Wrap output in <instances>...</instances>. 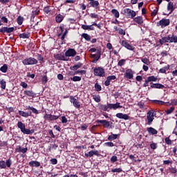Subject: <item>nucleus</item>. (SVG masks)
<instances>
[{
	"label": "nucleus",
	"mask_w": 177,
	"mask_h": 177,
	"mask_svg": "<svg viewBox=\"0 0 177 177\" xmlns=\"http://www.w3.org/2000/svg\"><path fill=\"white\" fill-rule=\"evenodd\" d=\"M82 28L83 30H88V31H93L95 28L93 27V24L92 25H82Z\"/></svg>",
	"instance_id": "27"
},
{
	"label": "nucleus",
	"mask_w": 177,
	"mask_h": 177,
	"mask_svg": "<svg viewBox=\"0 0 177 177\" xmlns=\"http://www.w3.org/2000/svg\"><path fill=\"white\" fill-rule=\"evenodd\" d=\"M153 102L156 104H159L160 106H164V104H165V102L161 100H155L153 101Z\"/></svg>",
	"instance_id": "54"
},
{
	"label": "nucleus",
	"mask_w": 177,
	"mask_h": 177,
	"mask_svg": "<svg viewBox=\"0 0 177 177\" xmlns=\"http://www.w3.org/2000/svg\"><path fill=\"white\" fill-rule=\"evenodd\" d=\"M117 118H120V120H129V115L128 114H124L122 113H116Z\"/></svg>",
	"instance_id": "20"
},
{
	"label": "nucleus",
	"mask_w": 177,
	"mask_h": 177,
	"mask_svg": "<svg viewBox=\"0 0 177 177\" xmlns=\"http://www.w3.org/2000/svg\"><path fill=\"white\" fill-rule=\"evenodd\" d=\"M93 99L97 103H100L102 99L100 98V95H93Z\"/></svg>",
	"instance_id": "47"
},
{
	"label": "nucleus",
	"mask_w": 177,
	"mask_h": 177,
	"mask_svg": "<svg viewBox=\"0 0 177 177\" xmlns=\"http://www.w3.org/2000/svg\"><path fill=\"white\" fill-rule=\"evenodd\" d=\"M13 31H15L14 27L8 28L6 26H4L0 28V32H1L2 34H5V32H6L7 34H10V32H13Z\"/></svg>",
	"instance_id": "12"
},
{
	"label": "nucleus",
	"mask_w": 177,
	"mask_h": 177,
	"mask_svg": "<svg viewBox=\"0 0 177 177\" xmlns=\"http://www.w3.org/2000/svg\"><path fill=\"white\" fill-rule=\"evenodd\" d=\"M23 21H24V17L19 16L17 19V23L19 26H21V24H23Z\"/></svg>",
	"instance_id": "41"
},
{
	"label": "nucleus",
	"mask_w": 177,
	"mask_h": 177,
	"mask_svg": "<svg viewBox=\"0 0 177 177\" xmlns=\"http://www.w3.org/2000/svg\"><path fill=\"white\" fill-rule=\"evenodd\" d=\"M93 74L95 77H106V72L104 71V68L100 66L95 67L93 69Z\"/></svg>",
	"instance_id": "6"
},
{
	"label": "nucleus",
	"mask_w": 177,
	"mask_h": 177,
	"mask_svg": "<svg viewBox=\"0 0 177 177\" xmlns=\"http://www.w3.org/2000/svg\"><path fill=\"white\" fill-rule=\"evenodd\" d=\"M59 117L60 115H52L46 113L44 115V119L46 120V121H49V122H50L52 121H56V120H59Z\"/></svg>",
	"instance_id": "8"
},
{
	"label": "nucleus",
	"mask_w": 177,
	"mask_h": 177,
	"mask_svg": "<svg viewBox=\"0 0 177 177\" xmlns=\"http://www.w3.org/2000/svg\"><path fill=\"white\" fill-rule=\"evenodd\" d=\"M114 80H117V76H115V75L108 76L106 77V80L104 82L105 86H109L110 82H111V81H113Z\"/></svg>",
	"instance_id": "17"
},
{
	"label": "nucleus",
	"mask_w": 177,
	"mask_h": 177,
	"mask_svg": "<svg viewBox=\"0 0 177 177\" xmlns=\"http://www.w3.org/2000/svg\"><path fill=\"white\" fill-rule=\"evenodd\" d=\"M122 14L124 15L127 19H133L136 17V12L130 8H124L122 11Z\"/></svg>",
	"instance_id": "4"
},
{
	"label": "nucleus",
	"mask_w": 177,
	"mask_h": 177,
	"mask_svg": "<svg viewBox=\"0 0 177 177\" xmlns=\"http://www.w3.org/2000/svg\"><path fill=\"white\" fill-rule=\"evenodd\" d=\"M37 59L39 62H40V63L44 62V57L41 54H37Z\"/></svg>",
	"instance_id": "62"
},
{
	"label": "nucleus",
	"mask_w": 177,
	"mask_h": 177,
	"mask_svg": "<svg viewBox=\"0 0 177 177\" xmlns=\"http://www.w3.org/2000/svg\"><path fill=\"white\" fill-rule=\"evenodd\" d=\"M151 84V88L152 89H164L165 86L163 84H161L160 83H150Z\"/></svg>",
	"instance_id": "16"
},
{
	"label": "nucleus",
	"mask_w": 177,
	"mask_h": 177,
	"mask_svg": "<svg viewBox=\"0 0 177 177\" xmlns=\"http://www.w3.org/2000/svg\"><path fill=\"white\" fill-rule=\"evenodd\" d=\"M38 15H39V8H37L35 10L32 11V17H35V16H38Z\"/></svg>",
	"instance_id": "42"
},
{
	"label": "nucleus",
	"mask_w": 177,
	"mask_h": 177,
	"mask_svg": "<svg viewBox=\"0 0 177 177\" xmlns=\"http://www.w3.org/2000/svg\"><path fill=\"white\" fill-rule=\"evenodd\" d=\"M82 38H84V39H86V41H88V42H89V41H91V35H88L87 33H83L82 35Z\"/></svg>",
	"instance_id": "45"
},
{
	"label": "nucleus",
	"mask_w": 177,
	"mask_h": 177,
	"mask_svg": "<svg viewBox=\"0 0 177 177\" xmlns=\"http://www.w3.org/2000/svg\"><path fill=\"white\" fill-rule=\"evenodd\" d=\"M124 77L127 80H132L133 78V71H132L131 68L127 69L125 73L124 74Z\"/></svg>",
	"instance_id": "11"
},
{
	"label": "nucleus",
	"mask_w": 177,
	"mask_h": 177,
	"mask_svg": "<svg viewBox=\"0 0 177 177\" xmlns=\"http://www.w3.org/2000/svg\"><path fill=\"white\" fill-rule=\"evenodd\" d=\"M82 67V63L78 62L77 64L71 66L70 70H72L73 71H77L78 68H81Z\"/></svg>",
	"instance_id": "25"
},
{
	"label": "nucleus",
	"mask_w": 177,
	"mask_h": 177,
	"mask_svg": "<svg viewBox=\"0 0 177 177\" xmlns=\"http://www.w3.org/2000/svg\"><path fill=\"white\" fill-rule=\"evenodd\" d=\"M95 89L96 92H100V91H102V86L97 82L95 84Z\"/></svg>",
	"instance_id": "52"
},
{
	"label": "nucleus",
	"mask_w": 177,
	"mask_h": 177,
	"mask_svg": "<svg viewBox=\"0 0 177 177\" xmlns=\"http://www.w3.org/2000/svg\"><path fill=\"white\" fill-rule=\"evenodd\" d=\"M147 80L149 82H157V77H156L154 75L149 76Z\"/></svg>",
	"instance_id": "40"
},
{
	"label": "nucleus",
	"mask_w": 177,
	"mask_h": 177,
	"mask_svg": "<svg viewBox=\"0 0 177 177\" xmlns=\"http://www.w3.org/2000/svg\"><path fill=\"white\" fill-rule=\"evenodd\" d=\"M85 157H93V156H97V157H100V153H99V151L97 150H91L88 153H84Z\"/></svg>",
	"instance_id": "13"
},
{
	"label": "nucleus",
	"mask_w": 177,
	"mask_h": 177,
	"mask_svg": "<svg viewBox=\"0 0 177 177\" xmlns=\"http://www.w3.org/2000/svg\"><path fill=\"white\" fill-rule=\"evenodd\" d=\"M50 164H52L53 165H56V164H57V159L56 158H51L50 160Z\"/></svg>",
	"instance_id": "63"
},
{
	"label": "nucleus",
	"mask_w": 177,
	"mask_h": 177,
	"mask_svg": "<svg viewBox=\"0 0 177 177\" xmlns=\"http://www.w3.org/2000/svg\"><path fill=\"white\" fill-rule=\"evenodd\" d=\"M77 55V51L74 48H68L65 52L66 57H74Z\"/></svg>",
	"instance_id": "10"
},
{
	"label": "nucleus",
	"mask_w": 177,
	"mask_h": 177,
	"mask_svg": "<svg viewBox=\"0 0 177 177\" xmlns=\"http://www.w3.org/2000/svg\"><path fill=\"white\" fill-rule=\"evenodd\" d=\"M117 161H118V158L117 157V156H113L111 158V162L112 164H114V162H117Z\"/></svg>",
	"instance_id": "59"
},
{
	"label": "nucleus",
	"mask_w": 177,
	"mask_h": 177,
	"mask_svg": "<svg viewBox=\"0 0 177 177\" xmlns=\"http://www.w3.org/2000/svg\"><path fill=\"white\" fill-rule=\"evenodd\" d=\"M122 46H124L126 48V49H128L129 50H135V47L132 46L128 41L126 40L122 41Z\"/></svg>",
	"instance_id": "14"
},
{
	"label": "nucleus",
	"mask_w": 177,
	"mask_h": 177,
	"mask_svg": "<svg viewBox=\"0 0 177 177\" xmlns=\"http://www.w3.org/2000/svg\"><path fill=\"white\" fill-rule=\"evenodd\" d=\"M64 19V17H63V15H57L56 17H55V21L57 23H62L63 21V19Z\"/></svg>",
	"instance_id": "33"
},
{
	"label": "nucleus",
	"mask_w": 177,
	"mask_h": 177,
	"mask_svg": "<svg viewBox=\"0 0 177 177\" xmlns=\"http://www.w3.org/2000/svg\"><path fill=\"white\" fill-rule=\"evenodd\" d=\"M167 42H169V35L163 37L162 39H159L160 45H164V44H167Z\"/></svg>",
	"instance_id": "22"
},
{
	"label": "nucleus",
	"mask_w": 177,
	"mask_h": 177,
	"mask_svg": "<svg viewBox=\"0 0 177 177\" xmlns=\"http://www.w3.org/2000/svg\"><path fill=\"white\" fill-rule=\"evenodd\" d=\"M71 103H73L74 107L75 109H80L81 108V102L77 100V98L74 97V96H70L69 97Z\"/></svg>",
	"instance_id": "9"
},
{
	"label": "nucleus",
	"mask_w": 177,
	"mask_h": 177,
	"mask_svg": "<svg viewBox=\"0 0 177 177\" xmlns=\"http://www.w3.org/2000/svg\"><path fill=\"white\" fill-rule=\"evenodd\" d=\"M169 43L170 44H176L177 43V36L172 34L171 35H169Z\"/></svg>",
	"instance_id": "26"
},
{
	"label": "nucleus",
	"mask_w": 177,
	"mask_h": 177,
	"mask_svg": "<svg viewBox=\"0 0 177 177\" xmlns=\"http://www.w3.org/2000/svg\"><path fill=\"white\" fill-rule=\"evenodd\" d=\"M158 7H155V9L151 12V16L152 17H155V16L157 15V13H158Z\"/></svg>",
	"instance_id": "46"
},
{
	"label": "nucleus",
	"mask_w": 177,
	"mask_h": 177,
	"mask_svg": "<svg viewBox=\"0 0 177 177\" xmlns=\"http://www.w3.org/2000/svg\"><path fill=\"white\" fill-rule=\"evenodd\" d=\"M93 26L97 27V28H99V30H102V27H103V24L102 23L97 24L95 22H93Z\"/></svg>",
	"instance_id": "61"
},
{
	"label": "nucleus",
	"mask_w": 177,
	"mask_h": 177,
	"mask_svg": "<svg viewBox=\"0 0 177 177\" xmlns=\"http://www.w3.org/2000/svg\"><path fill=\"white\" fill-rule=\"evenodd\" d=\"M147 131L149 135H157V133H158V131L153 127H148Z\"/></svg>",
	"instance_id": "23"
},
{
	"label": "nucleus",
	"mask_w": 177,
	"mask_h": 177,
	"mask_svg": "<svg viewBox=\"0 0 177 177\" xmlns=\"http://www.w3.org/2000/svg\"><path fill=\"white\" fill-rule=\"evenodd\" d=\"M111 172H113V173L117 172L118 174H120V172H122V168L119 167V168L112 169Z\"/></svg>",
	"instance_id": "53"
},
{
	"label": "nucleus",
	"mask_w": 177,
	"mask_h": 177,
	"mask_svg": "<svg viewBox=\"0 0 177 177\" xmlns=\"http://www.w3.org/2000/svg\"><path fill=\"white\" fill-rule=\"evenodd\" d=\"M19 114L21 117H25V118H27L28 117H31V112H24L23 111H19Z\"/></svg>",
	"instance_id": "28"
},
{
	"label": "nucleus",
	"mask_w": 177,
	"mask_h": 177,
	"mask_svg": "<svg viewBox=\"0 0 177 177\" xmlns=\"http://www.w3.org/2000/svg\"><path fill=\"white\" fill-rule=\"evenodd\" d=\"M26 110H31V111L34 113V114H39V111H38V110H37V109L32 107V106H27L26 107Z\"/></svg>",
	"instance_id": "37"
},
{
	"label": "nucleus",
	"mask_w": 177,
	"mask_h": 177,
	"mask_svg": "<svg viewBox=\"0 0 177 177\" xmlns=\"http://www.w3.org/2000/svg\"><path fill=\"white\" fill-rule=\"evenodd\" d=\"M133 21L134 23H136L137 24H139L140 26H142L143 24V17L142 16H138L136 17L133 18Z\"/></svg>",
	"instance_id": "19"
},
{
	"label": "nucleus",
	"mask_w": 177,
	"mask_h": 177,
	"mask_svg": "<svg viewBox=\"0 0 177 177\" xmlns=\"http://www.w3.org/2000/svg\"><path fill=\"white\" fill-rule=\"evenodd\" d=\"M8 64H4L1 68H0V71H1V73H8Z\"/></svg>",
	"instance_id": "39"
},
{
	"label": "nucleus",
	"mask_w": 177,
	"mask_h": 177,
	"mask_svg": "<svg viewBox=\"0 0 177 177\" xmlns=\"http://www.w3.org/2000/svg\"><path fill=\"white\" fill-rule=\"evenodd\" d=\"M111 13L116 19H118L120 17V12H118L117 9H112Z\"/></svg>",
	"instance_id": "36"
},
{
	"label": "nucleus",
	"mask_w": 177,
	"mask_h": 177,
	"mask_svg": "<svg viewBox=\"0 0 177 177\" xmlns=\"http://www.w3.org/2000/svg\"><path fill=\"white\" fill-rule=\"evenodd\" d=\"M147 114L151 117H156L157 115V111H154V110H151L149 111H148Z\"/></svg>",
	"instance_id": "50"
},
{
	"label": "nucleus",
	"mask_w": 177,
	"mask_h": 177,
	"mask_svg": "<svg viewBox=\"0 0 177 177\" xmlns=\"http://www.w3.org/2000/svg\"><path fill=\"white\" fill-rule=\"evenodd\" d=\"M0 85L1 89H6V81L5 80L2 79L0 82Z\"/></svg>",
	"instance_id": "43"
},
{
	"label": "nucleus",
	"mask_w": 177,
	"mask_h": 177,
	"mask_svg": "<svg viewBox=\"0 0 177 177\" xmlns=\"http://www.w3.org/2000/svg\"><path fill=\"white\" fill-rule=\"evenodd\" d=\"M169 65H167L166 66L160 68L159 70V73H160L161 74H167V70H169Z\"/></svg>",
	"instance_id": "34"
},
{
	"label": "nucleus",
	"mask_w": 177,
	"mask_h": 177,
	"mask_svg": "<svg viewBox=\"0 0 177 177\" xmlns=\"http://www.w3.org/2000/svg\"><path fill=\"white\" fill-rule=\"evenodd\" d=\"M55 59L57 60H62L63 62H68V58L66 57V55H63L62 54H57L55 55Z\"/></svg>",
	"instance_id": "21"
},
{
	"label": "nucleus",
	"mask_w": 177,
	"mask_h": 177,
	"mask_svg": "<svg viewBox=\"0 0 177 177\" xmlns=\"http://www.w3.org/2000/svg\"><path fill=\"white\" fill-rule=\"evenodd\" d=\"M57 147H59L58 145L52 144L49 148V151H50V150H56L57 149Z\"/></svg>",
	"instance_id": "60"
},
{
	"label": "nucleus",
	"mask_w": 177,
	"mask_h": 177,
	"mask_svg": "<svg viewBox=\"0 0 177 177\" xmlns=\"http://www.w3.org/2000/svg\"><path fill=\"white\" fill-rule=\"evenodd\" d=\"M19 38H21L22 39H26L30 38L31 37V34L28 32L21 33L19 35Z\"/></svg>",
	"instance_id": "24"
},
{
	"label": "nucleus",
	"mask_w": 177,
	"mask_h": 177,
	"mask_svg": "<svg viewBox=\"0 0 177 177\" xmlns=\"http://www.w3.org/2000/svg\"><path fill=\"white\" fill-rule=\"evenodd\" d=\"M118 136H120V134H113L111 133V135L109 136L108 137V140L110 142L115 140V139H118Z\"/></svg>",
	"instance_id": "29"
},
{
	"label": "nucleus",
	"mask_w": 177,
	"mask_h": 177,
	"mask_svg": "<svg viewBox=\"0 0 177 177\" xmlns=\"http://www.w3.org/2000/svg\"><path fill=\"white\" fill-rule=\"evenodd\" d=\"M89 5L92 8H95V9H97V6H99V1L93 0L92 1H90Z\"/></svg>",
	"instance_id": "32"
},
{
	"label": "nucleus",
	"mask_w": 177,
	"mask_h": 177,
	"mask_svg": "<svg viewBox=\"0 0 177 177\" xmlns=\"http://www.w3.org/2000/svg\"><path fill=\"white\" fill-rule=\"evenodd\" d=\"M141 62L144 63V64H147V66H149V64H150V60L147 57L141 58Z\"/></svg>",
	"instance_id": "51"
},
{
	"label": "nucleus",
	"mask_w": 177,
	"mask_h": 177,
	"mask_svg": "<svg viewBox=\"0 0 177 177\" xmlns=\"http://www.w3.org/2000/svg\"><path fill=\"white\" fill-rule=\"evenodd\" d=\"M97 124H102L104 128H110V122L106 120H96Z\"/></svg>",
	"instance_id": "15"
},
{
	"label": "nucleus",
	"mask_w": 177,
	"mask_h": 177,
	"mask_svg": "<svg viewBox=\"0 0 177 177\" xmlns=\"http://www.w3.org/2000/svg\"><path fill=\"white\" fill-rule=\"evenodd\" d=\"M171 24V21L169 19L163 18L157 22V27H161V28H164L165 27H168Z\"/></svg>",
	"instance_id": "7"
},
{
	"label": "nucleus",
	"mask_w": 177,
	"mask_h": 177,
	"mask_svg": "<svg viewBox=\"0 0 177 177\" xmlns=\"http://www.w3.org/2000/svg\"><path fill=\"white\" fill-rule=\"evenodd\" d=\"M174 2H169L167 4V10H171V13H172V12H174Z\"/></svg>",
	"instance_id": "35"
},
{
	"label": "nucleus",
	"mask_w": 177,
	"mask_h": 177,
	"mask_svg": "<svg viewBox=\"0 0 177 177\" xmlns=\"http://www.w3.org/2000/svg\"><path fill=\"white\" fill-rule=\"evenodd\" d=\"M150 147L151 150H156L158 147V145L155 142H152L150 144Z\"/></svg>",
	"instance_id": "58"
},
{
	"label": "nucleus",
	"mask_w": 177,
	"mask_h": 177,
	"mask_svg": "<svg viewBox=\"0 0 177 177\" xmlns=\"http://www.w3.org/2000/svg\"><path fill=\"white\" fill-rule=\"evenodd\" d=\"M0 168L1 169H6V162L5 160H0Z\"/></svg>",
	"instance_id": "48"
},
{
	"label": "nucleus",
	"mask_w": 177,
	"mask_h": 177,
	"mask_svg": "<svg viewBox=\"0 0 177 177\" xmlns=\"http://www.w3.org/2000/svg\"><path fill=\"white\" fill-rule=\"evenodd\" d=\"M82 78L80 76H74L73 77H71V80L73 81V82H78L81 81Z\"/></svg>",
	"instance_id": "44"
},
{
	"label": "nucleus",
	"mask_w": 177,
	"mask_h": 177,
	"mask_svg": "<svg viewBox=\"0 0 177 177\" xmlns=\"http://www.w3.org/2000/svg\"><path fill=\"white\" fill-rule=\"evenodd\" d=\"M171 136L167 137L165 138V142L166 145H168V146H171L172 145V140L169 139Z\"/></svg>",
	"instance_id": "49"
},
{
	"label": "nucleus",
	"mask_w": 177,
	"mask_h": 177,
	"mask_svg": "<svg viewBox=\"0 0 177 177\" xmlns=\"http://www.w3.org/2000/svg\"><path fill=\"white\" fill-rule=\"evenodd\" d=\"M24 66H34L35 64H38V59L34 57L26 58L22 61Z\"/></svg>",
	"instance_id": "5"
},
{
	"label": "nucleus",
	"mask_w": 177,
	"mask_h": 177,
	"mask_svg": "<svg viewBox=\"0 0 177 177\" xmlns=\"http://www.w3.org/2000/svg\"><path fill=\"white\" fill-rule=\"evenodd\" d=\"M15 150L17 153H23V154H24V153H27L28 149V148H22L21 147H19Z\"/></svg>",
	"instance_id": "31"
},
{
	"label": "nucleus",
	"mask_w": 177,
	"mask_h": 177,
	"mask_svg": "<svg viewBox=\"0 0 177 177\" xmlns=\"http://www.w3.org/2000/svg\"><path fill=\"white\" fill-rule=\"evenodd\" d=\"M17 127L21 129V132L24 133V135H32V133H34L35 132L34 129L30 130L28 129H26V124L21 122H18Z\"/></svg>",
	"instance_id": "3"
},
{
	"label": "nucleus",
	"mask_w": 177,
	"mask_h": 177,
	"mask_svg": "<svg viewBox=\"0 0 177 177\" xmlns=\"http://www.w3.org/2000/svg\"><path fill=\"white\" fill-rule=\"evenodd\" d=\"M147 118L148 125H151V123L153 122V121H154V118L153 116H151L150 113H149V115H148V113H147Z\"/></svg>",
	"instance_id": "38"
},
{
	"label": "nucleus",
	"mask_w": 177,
	"mask_h": 177,
	"mask_svg": "<svg viewBox=\"0 0 177 177\" xmlns=\"http://www.w3.org/2000/svg\"><path fill=\"white\" fill-rule=\"evenodd\" d=\"M176 172H177L176 167L169 168V173L170 174H176Z\"/></svg>",
	"instance_id": "64"
},
{
	"label": "nucleus",
	"mask_w": 177,
	"mask_h": 177,
	"mask_svg": "<svg viewBox=\"0 0 177 177\" xmlns=\"http://www.w3.org/2000/svg\"><path fill=\"white\" fill-rule=\"evenodd\" d=\"M127 60L122 59L120 60H119L118 63V66L119 67H122V66H124L126 63Z\"/></svg>",
	"instance_id": "55"
},
{
	"label": "nucleus",
	"mask_w": 177,
	"mask_h": 177,
	"mask_svg": "<svg viewBox=\"0 0 177 177\" xmlns=\"http://www.w3.org/2000/svg\"><path fill=\"white\" fill-rule=\"evenodd\" d=\"M29 165H30V167H41V163L37 160H35V161L32 160L29 162Z\"/></svg>",
	"instance_id": "30"
},
{
	"label": "nucleus",
	"mask_w": 177,
	"mask_h": 177,
	"mask_svg": "<svg viewBox=\"0 0 177 177\" xmlns=\"http://www.w3.org/2000/svg\"><path fill=\"white\" fill-rule=\"evenodd\" d=\"M174 110H175V107L174 106H171V107H170V109H169L167 111H165V113L167 115L172 114V113H174Z\"/></svg>",
	"instance_id": "56"
},
{
	"label": "nucleus",
	"mask_w": 177,
	"mask_h": 177,
	"mask_svg": "<svg viewBox=\"0 0 177 177\" xmlns=\"http://www.w3.org/2000/svg\"><path fill=\"white\" fill-rule=\"evenodd\" d=\"M88 52H91V53H95V52L97 53V55L96 54H91L90 57L91 59H94L92 61V63H97V61L100 59L102 56V50L92 48L88 50Z\"/></svg>",
	"instance_id": "2"
},
{
	"label": "nucleus",
	"mask_w": 177,
	"mask_h": 177,
	"mask_svg": "<svg viewBox=\"0 0 177 177\" xmlns=\"http://www.w3.org/2000/svg\"><path fill=\"white\" fill-rule=\"evenodd\" d=\"M24 93L28 97H35L37 95V93H35L32 90H25Z\"/></svg>",
	"instance_id": "18"
},
{
	"label": "nucleus",
	"mask_w": 177,
	"mask_h": 177,
	"mask_svg": "<svg viewBox=\"0 0 177 177\" xmlns=\"http://www.w3.org/2000/svg\"><path fill=\"white\" fill-rule=\"evenodd\" d=\"M12 165V159L9 158L6 160V167L10 168Z\"/></svg>",
	"instance_id": "57"
},
{
	"label": "nucleus",
	"mask_w": 177,
	"mask_h": 177,
	"mask_svg": "<svg viewBox=\"0 0 177 177\" xmlns=\"http://www.w3.org/2000/svg\"><path fill=\"white\" fill-rule=\"evenodd\" d=\"M100 111H110V110H117V109H122V106L120 105V102L115 104L107 103V104H98L97 106Z\"/></svg>",
	"instance_id": "1"
}]
</instances>
